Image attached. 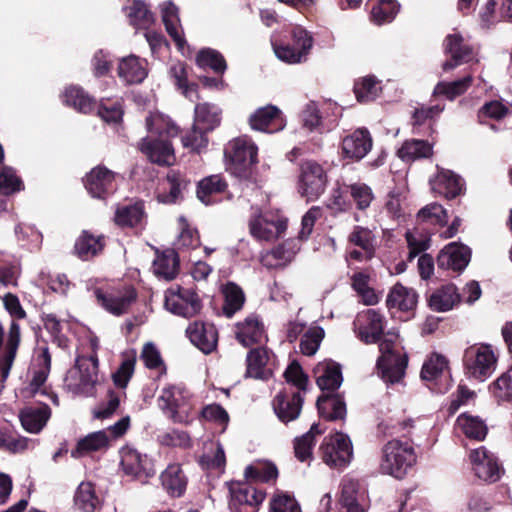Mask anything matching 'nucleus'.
Instances as JSON below:
<instances>
[{
	"mask_svg": "<svg viewBox=\"0 0 512 512\" xmlns=\"http://www.w3.org/2000/svg\"><path fill=\"white\" fill-rule=\"evenodd\" d=\"M354 327L361 342L367 345L378 343L381 355L377 359L376 367L381 378L390 384L400 382L405 376L408 355L396 348L395 337H383L384 316L375 309H367L357 316Z\"/></svg>",
	"mask_w": 512,
	"mask_h": 512,
	"instance_id": "f257e3e1",
	"label": "nucleus"
},
{
	"mask_svg": "<svg viewBox=\"0 0 512 512\" xmlns=\"http://www.w3.org/2000/svg\"><path fill=\"white\" fill-rule=\"evenodd\" d=\"M402 437L405 440L394 438L383 445L379 461L380 472L396 479L404 478L417 460L410 431Z\"/></svg>",
	"mask_w": 512,
	"mask_h": 512,
	"instance_id": "f03ea898",
	"label": "nucleus"
},
{
	"mask_svg": "<svg viewBox=\"0 0 512 512\" xmlns=\"http://www.w3.org/2000/svg\"><path fill=\"white\" fill-rule=\"evenodd\" d=\"M224 158L229 170L237 178L256 181L258 147L248 136L230 140L224 147Z\"/></svg>",
	"mask_w": 512,
	"mask_h": 512,
	"instance_id": "7ed1b4c3",
	"label": "nucleus"
},
{
	"mask_svg": "<svg viewBox=\"0 0 512 512\" xmlns=\"http://www.w3.org/2000/svg\"><path fill=\"white\" fill-rule=\"evenodd\" d=\"M3 305L5 310L12 318L8 332L6 334L5 351L0 361L5 374L10 366H13L17 356L18 349L21 344V328L18 323L19 320L25 319L27 316L26 311L22 307L20 300L16 294L6 293L3 298Z\"/></svg>",
	"mask_w": 512,
	"mask_h": 512,
	"instance_id": "20e7f679",
	"label": "nucleus"
},
{
	"mask_svg": "<svg viewBox=\"0 0 512 512\" xmlns=\"http://www.w3.org/2000/svg\"><path fill=\"white\" fill-rule=\"evenodd\" d=\"M318 453L323 463L329 468L342 471L353 459V444L347 434L335 431L323 438Z\"/></svg>",
	"mask_w": 512,
	"mask_h": 512,
	"instance_id": "39448f33",
	"label": "nucleus"
},
{
	"mask_svg": "<svg viewBox=\"0 0 512 512\" xmlns=\"http://www.w3.org/2000/svg\"><path fill=\"white\" fill-rule=\"evenodd\" d=\"M497 356L490 344L476 343L464 350L463 366L468 376L485 380L495 371Z\"/></svg>",
	"mask_w": 512,
	"mask_h": 512,
	"instance_id": "423d86ee",
	"label": "nucleus"
},
{
	"mask_svg": "<svg viewBox=\"0 0 512 512\" xmlns=\"http://www.w3.org/2000/svg\"><path fill=\"white\" fill-rule=\"evenodd\" d=\"M328 175L316 160H302L299 163L298 192L307 201L317 200L326 190Z\"/></svg>",
	"mask_w": 512,
	"mask_h": 512,
	"instance_id": "0eeeda50",
	"label": "nucleus"
},
{
	"mask_svg": "<svg viewBox=\"0 0 512 512\" xmlns=\"http://www.w3.org/2000/svg\"><path fill=\"white\" fill-rule=\"evenodd\" d=\"M249 232L257 240L272 241L280 238L288 227V218L274 211L254 214L249 219Z\"/></svg>",
	"mask_w": 512,
	"mask_h": 512,
	"instance_id": "6e6552de",
	"label": "nucleus"
},
{
	"mask_svg": "<svg viewBox=\"0 0 512 512\" xmlns=\"http://www.w3.org/2000/svg\"><path fill=\"white\" fill-rule=\"evenodd\" d=\"M94 295L98 304L109 313L115 316L126 314L131 305L137 300V291L132 286H125L121 289L96 288Z\"/></svg>",
	"mask_w": 512,
	"mask_h": 512,
	"instance_id": "1a4fd4ad",
	"label": "nucleus"
},
{
	"mask_svg": "<svg viewBox=\"0 0 512 512\" xmlns=\"http://www.w3.org/2000/svg\"><path fill=\"white\" fill-rule=\"evenodd\" d=\"M232 512H257L258 506L266 498V493L253 487L249 482L232 481L229 483Z\"/></svg>",
	"mask_w": 512,
	"mask_h": 512,
	"instance_id": "9d476101",
	"label": "nucleus"
},
{
	"mask_svg": "<svg viewBox=\"0 0 512 512\" xmlns=\"http://www.w3.org/2000/svg\"><path fill=\"white\" fill-rule=\"evenodd\" d=\"M116 176L114 171L99 164L86 173L82 181L91 197L105 200L117 190Z\"/></svg>",
	"mask_w": 512,
	"mask_h": 512,
	"instance_id": "9b49d317",
	"label": "nucleus"
},
{
	"mask_svg": "<svg viewBox=\"0 0 512 512\" xmlns=\"http://www.w3.org/2000/svg\"><path fill=\"white\" fill-rule=\"evenodd\" d=\"M348 257L355 261H370L375 257L377 238L368 227L355 225L347 237Z\"/></svg>",
	"mask_w": 512,
	"mask_h": 512,
	"instance_id": "f8f14e48",
	"label": "nucleus"
},
{
	"mask_svg": "<svg viewBox=\"0 0 512 512\" xmlns=\"http://www.w3.org/2000/svg\"><path fill=\"white\" fill-rule=\"evenodd\" d=\"M304 398L294 388H284L272 400V407L279 421L288 424L296 420L302 411Z\"/></svg>",
	"mask_w": 512,
	"mask_h": 512,
	"instance_id": "ddd939ff",
	"label": "nucleus"
},
{
	"mask_svg": "<svg viewBox=\"0 0 512 512\" xmlns=\"http://www.w3.org/2000/svg\"><path fill=\"white\" fill-rule=\"evenodd\" d=\"M190 183L185 173L171 169L156 190V200L166 205L176 204L184 199L183 193Z\"/></svg>",
	"mask_w": 512,
	"mask_h": 512,
	"instance_id": "4468645a",
	"label": "nucleus"
},
{
	"mask_svg": "<svg viewBox=\"0 0 512 512\" xmlns=\"http://www.w3.org/2000/svg\"><path fill=\"white\" fill-rule=\"evenodd\" d=\"M120 454V465L127 476L145 481L155 474L153 461L146 454L129 446L123 447Z\"/></svg>",
	"mask_w": 512,
	"mask_h": 512,
	"instance_id": "2eb2a0df",
	"label": "nucleus"
},
{
	"mask_svg": "<svg viewBox=\"0 0 512 512\" xmlns=\"http://www.w3.org/2000/svg\"><path fill=\"white\" fill-rule=\"evenodd\" d=\"M74 368L79 373L76 389L86 396H93L96 392V385L99 383L98 355H77Z\"/></svg>",
	"mask_w": 512,
	"mask_h": 512,
	"instance_id": "dca6fc26",
	"label": "nucleus"
},
{
	"mask_svg": "<svg viewBox=\"0 0 512 512\" xmlns=\"http://www.w3.org/2000/svg\"><path fill=\"white\" fill-rule=\"evenodd\" d=\"M372 146L373 138L370 131L365 127L357 128L342 138V156L358 162L371 151Z\"/></svg>",
	"mask_w": 512,
	"mask_h": 512,
	"instance_id": "f3484780",
	"label": "nucleus"
},
{
	"mask_svg": "<svg viewBox=\"0 0 512 512\" xmlns=\"http://www.w3.org/2000/svg\"><path fill=\"white\" fill-rule=\"evenodd\" d=\"M471 249L460 242H451L440 250L437 256V267L442 270H453L461 273L471 260Z\"/></svg>",
	"mask_w": 512,
	"mask_h": 512,
	"instance_id": "a211bd4d",
	"label": "nucleus"
},
{
	"mask_svg": "<svg viewBox=\"0 0 512 512\" xmlns=\"http://www.w3.org/2000/svg\"><path fill=\"white\" fill-rule=\"evenodd\" d=\"M165 306L177 316L190 318L200 312L202 303L193 289L178 287L172 297H166Z\"/></svg>",
	"mask_w": 512,
	"mask_h": 512,
	"instance_id": "6ab92c4d",
	"label": "nucleus"
},
{
	"mask_svg": "<svg viewBox=\"0 0 512 512\" xmlns=\"http://www.w3.org/2000/svg\"><path fill=\"white\" fill-rule=\"evenodd\" d=\"M294 38L300 48H293L290 43L274 45L276 56L290 64L300 63L305 60L313 45L312 36L301 27L294 28Z\"/></svg>",
	"mask_w": 512,
	"mask_h": 512,
	"instance_id": "aec40b11",
	"label": "nucleus"
},
{
	"mask_svg": "<svg viewBox=\"0 0 512 512\" xmlns=\"http://www.w3.org/2000/svg\"><path fill=\"white\" fill-rule=\"evenodd\" d=\"M443 49L450 58L442 64L443 71L453 70L462 63L469 62L473 57V49L466 44L461 34H448L443 41Z\"/></svg>",
	"mask_w": 512,
	"mask_h": 512,
	"instance_id": "412c9836",
	"label": "nucleus"
},
{
	"mask_svg": "<svg viewBox=\"0 0 512 512\" xmlns=\"http://www.w3.org/2000/svg\"><path fill=\"white\" fill-rule=\"evenodd\" d=\"M249 125L256 131L274 133L282 130L286 122L282 111L277 106L269 104L258 108L250 115Z\"/></svg>",
	"mask_w": 512,
	"mask_h": 512,
	"instance_id": "4be33fe9",
	"label": "nucleus"
},
{
	"mask_svg": "<svg viewBox=\"0 0 512 512\" xmlns=\"http://www.w3.org/2000/svg\"><path fill=\"white\" fill-rule=\"evenodd\" d=\"M470 460L474 465L475 475L479 479L490 483L500 479L503 469L499 465L497 458L485 447L471 451Z\"/></svg>",
	"mask_w": 512,
	"mask_h": 512,
	"instance_id": "5701e85b",
	"label": "nucleus"
},
{
	"mask_svg": "<svg viewBox=\"0 0 512 512\" xmlns=\"http://www.w3.org/2000/svg\"><path fill=\"white\" fill-rule=\"evenodd\" d=\"M138 147L150 162L159 166H171L176 161L174 148L169 139H149L145 137L141 139Z\"/></svg>",
	"mask_w": 512,
	"mask_h": 512,
	"instance_id": "b1692460",
	"label": "nucleus"
},
{
	"mask_svg": "<svg viewBox=\"0 0 512 512\" xmlns=\"http://www.w3.org/2000/svg\"><path fill=\"white\" fill-rule=\"evenodd\" d=\"M448 360L441 354L432 353L430 357L424 362L421 369V379L423 381L430 382L435 387V390L438 393H445L448 391L450 387V383H446L445 385H439L443 378L447 380V373L449 370ZM431 389L432 387L429 386Z\"/></svg>",
	"mask_w": 512,
	"mask_h": 512,
	"instance_id": "393cba45",
	"label": "nucleus"
},
{
	"mask_svg": "<svg viewBox=\"0 0 512 512\" xmlns=\"http://www.w3.org/2000/svg\"><path fill=\"white\" fill-rule=\"evenodd\" d=\"M186 335L191 343L205 354H210L217 346L218 332L211 323L195 321L187 327Z\"/></svg>",
	"mask_w": 512,
	"mask_h": 512,
	"instance_id": "a878e982",
	"label": "nucleus"
},
{
	"mask_svg": "<svg viewBox=\"0 0 512 512\" xmlns=\"http://www.w3.org/2000/svg\"><path fill=\"white\" fill-rule=\"evenodd\" d=\"M318 414L327 421L343 420L346 417V404L339 393L330 392L321 394L316 401Z\"/></svg>",
	"mask_w": 512,
	"mask_h": 512,
	"instance_id": "bb28decb",
	"label": "nucleus"
},
{
	"mask_svg": "<svg viewBox=\"0 0 512 512\" xmlns=\"http://www.w3.org/2000/svg\"><path fill=\"white\" fill-rule=\"evenodd\" d=\"M316 384L321 391L335 392L343 381L341 365L333 360L319 363L314 369Z\"/></svg>",
	"mask_w": 512,
	"mask_h": 512,
	"instance_id": "cd10ccee",
	"label": "nucleus"
},
{
	"mask_svg": "<svg viewBox=\"0 0 512 512\" xmlns=\"http://www.w3.org/2000/svg\"><path fill=\"white\" fill-rule=\"evenodd\" d=\"M462 302L455 284L447 283L437 288L428 298V306L436 312H447Z\"/></svg>",
	"mask_w": 512,
	"mask_h": 512,
	"instance_id": "c85d7f7f",
	"label": "nucleus"
},
{
	"mask_svg": "<svg viewBox=\"0 0 512 512\" xmlns=\"http://www.w3.org/2000/svg\"><path fill=\"white\" fill-rule=\"evenodd\" d=\"M236 328V339L244 347L259 344L265 337L264 325L256 314H251L243 322L237 323Z\"/></svg>",
	"mask_w": 512,
	"mask_h": 512,
	"instance_id": "c756f323",
	"label": "nucleus"
},
{
	"mask_svg": "<svg viewBox=\"0 0 512 512\" xmlns=\"http://www.w3.org/2000/svg\"><path fill=\"white\" fill-rule=\"evenodd\" d=\"M161 485L166 493L171 497H181L184 495L188 478L178 463L169 464L160 475Z\"/></svg>",
	"mask_w": 512,
	"mask_h": 512,
	"instance_id": "7c9ffc66",
	"label": "nucleus"
},
{
	"mask_svg": "<svg viewBox=\"0 0 512 512\" xmlns=\"http://www.w3.org/2000/svg\"><path fill=\"white\" fill-rule=\"evenodd\" d=\"M432 188L446 199H454L464 193L465 184L453 171L442 169L438 172Z\"/></svg>",
	"mask_w": 512,
	"mask_h": 512,
	"instance_id": "2f4dec72",
	"label": "nucleus"
},
{
	"mask_svg": "<svg viewBox=\"0 0 512 512\" xmlns=\"http://www.w3.org/2000/svg\"><path fill=\"white\" fill-rule=\"evenodd\" d=\"M146 129L150 133L149 139H169L178 136L180 128L167 116L161 113H152L145 119Z\"/></svg>",
	"mask_w": 512,
	"mask_h": 512,
	"instance_id": "473e14b6",
	"label": "nucleus"
},
{
	"mask_svg": "<svg viewBox=\"0 0 512 512\" xmlns=\"http://www.w3.org/2000/svg\"><path fill=\"white\" fill-rule=\"evenodd\" d=\"M341 512H367L364 495L359 492V484L354 480L344 481L339 498Z\"/></svg>",
	"mask_w": 512,
	"mask_h": 512,
	"instance_id": "72a5a7b5",
	"label": "nucleus"
},
{
	"mask_svg": "<svg viewBox=\"0 0 512 512\" xmlns=\"http://www.w3.org/2000/svg\"><path fill=\"white\" fill-rule=\"evenodd\" d=\"M418 302V294L412 288L396 283L390 290L386 299V306L389 310L397 309L402 312L413 311Z\"/></svg>",
	"mask_w": 512,
	"mask_h": 512,
	"instance_id": "f704fd0d",
	"label": "nucleus"
},
{
	"mask_svg": "<svg viewBox=\"0 0 512 512\" xmlns=\"http://www.w3.org/2000/svg\"><path fill=\"white\" fill-rule=\"evenodd\" d=\"M228 183L222 174H214L201 179L197 184V197L205 205L216 203L215 196L223 194Z\"/></svg>",
	"mask_w": 512,
	"mask_h": 512,
	"instance_id": "c9c22d12",
	"label": "nucleus"
},
{
	"mask_svg": "<svg viewBox=\"0 0 512 512\" xmlns=\"http://www.w3.org/2000/svg\"><path fill=\"white\" fill-rule=\"evenodd\" d=\"M63 102L83 114H92L97 108L96 99L80 86H69L65 89Z\"/></svg>",
	"mask_w": 512,
	"mask_h": 512,
	"instance_id": "e433bc0d",
	"label": "nucleus"
},
{
	"mask_svg": "<svg viewBox=\"0 0 512 512\" xmlns=\"http://www.w3.org/2000/svg\"><path fill=\"white\" fill-rule=\"evenodd\" d=\"M143 201L133 204L118 206L114 214V222L121 228H135L142 224L145 218Z\"/></svg>",
	"mask_w": 512,
	"mask_h": 512,
	"instance_id": "4c0bfd02",
	"label": "nucleus"
},
{
	"mask_svg": "<svg viewBox=\"0 0 512 512\" xmlns=\"http://www.w3.org/2000/svg\"><path fill=\"white\" fill-rule=\"evenodd\" d=\"M105 238L103 235L95 236L83 231L74 245V252L81 260H89L103 251Z\"/></svg>",
	"mask_w": 512,
	"mask_h": 512,
	"instance_id": "58836bf2",
	"label": "nucleus"
},
{
	"mask_svg": "<svg viewBox=\"0 0 512 512\" xmlns=\"http://www.w3.org/2000/svg\"><path fill=\"white\" fill-rule=\"evenodd\" d=\"M117 75L125 84L132 85L141 83L146 78L147 71L140 59L131 55L120 60Z\"/></svg>",
	"mask_w": 512,
	"mask_h": 512,
	"instance_id": "ea45409f",
	"label": "nucleus"
},
{
	"mask_svg": "<svg viewBox=\"0 0 512 512\" xmlns=\"http://www.w3.org/2000/svg\"><path fill=\"white\" fill-rule=\"evenodd\" d=\"M433 155V146L426 140H405L397 150V156L404 162H413L430 158Z\"/></svg>",
	"mask_w": 512,
	"mask_h": 512,
	"instance_id": "a19ab883",
	"label": "nucleus"
},
{
	"mask_svg": "<svg viewBox=\"0 0 512 512\" xmlns=\"http://www.w3.org/2000/svg\"><path fill=\"white\" fill-rule=\"evenodd\" d=\"M51 410L46 404L39 407H29L21 412L20 421L23 428L30 433H38L50 418Z\"/></svg>",
	"mask_w": 512,
	"mask_h": 512,
	"instance_id": "79ce46f5",
	"label": "nucleus"
},
{
	"mask_svg": "<svg viewBox=\"0 0 512 512\" xmlns=\"http://www.w3.org/2000/svg\"><path fill=\"white\" fill-rule=\"evenodd\" d=\"M179 263V256L175 250L167 249L161 254H158L154 260V273L165 280H172L178 274Z\"/></svg>",
	"mask_w": 512,
	"mask_h": 512,
	"instance_id": "37998d69",
	"label": "nucleus"
},
{
	"mask_svg": "<svg viewBox=\"0 0 512 512\" xmlns=\"http://www.w3.org/2000/svg\"><path fill=\"white\" fill-rule=\"evenodd\" d=\"M206 132H211L221 123V109L208 102L199 103L195 106V122Z\"/></svg>",
	"mask_w": 512,
	"mask_h": 512,
	"instance_id": "c03bdc74",
	"label": "nucleus"
},
{
	"mask_svg": "<svg viewBox=\"0 0 512 512\" xmlns=\"http://www.w3.org/2000/svg\"><path fill=\"white\" fill-rule=\"evenodd\" d=\"M108 446L109 439L105 431L93 432L77 442L75 449L71 451V456L78 458L91 452L101 451Z\"/></svg>",
	"mask_w": 512,
	"mask_h": 512,
	"instance_id": "a18cd8bd",
	"label": "nucleus"
},
{
	"mask_svg": "<svg viewBox=\"0 0 512 512\" xmlns=\"http://www.w3.org/2000/svg\"><path fill=\"white\" fill-rule=\"evenodd\" d=\"M472 83L473 77L471 75L451 82L441 81L435 85L433 96L453 101L463 95L471 87Z\"/></svg>",
	"mask_w": 512,
	"mask_h": 512,
	"instance_id": "49530a36",
	"label": "nucleus"
},
{
	"mask_svg": "<svg viewBox=\"0 0 512 512\" xmlns=\"http://www.w3.org/2000/svg\"><path fill=\"white\" fill-rule=\"evenodd\" d=\"M124 101L122 98H102L97 102L95 110L104 122L109 124H119L122 122L124 115Z\"/></svg>",
	"mask_w": 512,
	"mask_h": 512,
	"instance_id": "de8ad7c7",
	"label": "nucleus"
},
{
	"mask_svg": "<svg viewBox=\"0 0 512 512\" xmlns=\"http://www.w3.org/2000/svg\"><path fill=\"white\" fill-rule=\"evenodd\" d=\"M224 297L223 314L231 318L236 312L240 311L245 303V294L242 288L234 282H228L222 289Z\"/></svg>",
	"mask_w": 512,
	"mask_h": 512,
	"instance_id": "09e8293b",
	"label": "nucleus"
},
{
	"mask_svg": "<svg viewBox=\"0 0 512 512\" xmlns=\"http://www.w3.org/2000/svg\"><path fill=\"white\" fill-rule=\"evenodd\" d=\"M278 475V469L272 462H265L259 465H249L244 471V476L249 483L275 482Z\"/></svg>",
	"mask_w": 512,
	"mask_h": 512,
	"instance_id": "8fccbe9b",
	"label": "nucleus"
},
{
	"mask_svg": "<svg viewBox=\"0 0 512 512\" xmlns=\"http://www.w3.org/2000/svg\"><path fill=\"white\" fill-rule=\"evenodd\" d=\"M196 64L202 69H211L214 73L223 75L227 69L224 56L212 48H203L196 55Z\"/></svg>",
	"mask_w": 512,
	"mask_h": 512,
	"instance_id": "3c124183",
	"label": "nucleus"
},
{
	"mask_svg": "<svg viewBox=\"0 0 512 512\" xmlns=\"http://www.w3.org/2000/svg\"><path fill=\"white\" fill-rule=\"evenodd\" d=\"M126 9L130 24L137 29H148L155 21L154 14L143 1L135 0Z\"/></svg>",
	"mask_w": 512,
	"mask_h": 512,
	"instance_id": "603ef678",
	"label": "nucleus"
},
{
	"mask_svg": "<svg viewBox=\"0 0 512 512\" xmlns=\"http://www.w3.org/2000/svg\"><path fill=\"white\" fill-rule=\"evenodd\" d=\"M346 191L350 195L352 206L355 205L359 211L367 210L375 199L371 187L366 183L356 182L347 184Z\"/></svg>",
	"mask_w": 512,
	"mask_h": 512,
	"instance_id": "864d4df0",
	"label": "nucleus"
},
{
	"mask_svg": "<svg viewBox=\"0 0 512 512\" xmlns=\"http://www.w3.org/2000/svg\"><path fill=\"white\" fill-rule=\"evenodd\" d=\"M269 360L268 351L264 347L251 349L247 355L246 376L262 379L264 377V368Z\"/></svg>",
	"mask_w": 512,
	"mask_h": 512,
	"instance_id": "5fc2aeb1",
	"label": "nucleus"
},
{
	"mask_svg": "<svg viewBox=\"0 0 512 512\" xmlns=\"http://www.w3.org/2000/svg\"><path fill=\"white\" fill-rule=\"evenodd\" d=\"M21 274V266L18 259L12 255L0 252V281L8 286H17Z\"/></svg>",
	"mask_w": 512,
	"mask_h": 512,
	"instance_id": "6e6d98bb",
	"label": "nucleus"
},
{
	"mask_svg": "<svg viewBox=\"0 0 512 512\" xmlns=\"http://www.w3.org/2000/svg\"><path fill=\"white\" fill-rule=\"evenodd\" d=\"M444 106L434 105L430 107H421L415 109L412 115L413 133L420 134L421 127L427 126L429 135L434 132L433 125L435 124L434 117L443 111Z\"/></svg>",
	"mask_w": 512,
	"mask_h": 512,
	"instance_id": "4d7b16f0",
	"label": "nucleus"
},
{
	"mask_svg": "<svg viewBox=\"0 0 512 512\" xmlns=\"http://www.w3.org/2000/svg\"><path fill=\"white\" fill-rule=\"evenodd\" d=\"M381 88L375 76L360 78L354 83V94L358 102L367 103L375 100Z\"/></svg>",
	"mask_w": 512,
	"mask_h": 512,
	"instance_id": "13d9d810",
	"label": "nucleus"
},
{
	"mask_svg": "<svg viewBox=\"0 0 512 512\" xmlns=\"http://www.w3.org/2000/svg\"><path fill=\"white\" fill-rule=\"evenodd\" d=\"M208 133L205 129L194 123L191 129L181 137L183 147L191 152L201 153L208 146Z\"/></svg>",
	"mask_w": 512,
	"mask_h": 512,
	"instance_id": "bf43d9fd",
	"label": "nucleus"
},
{
	"mask_svg": "<svg viewBox=\"0 0 512 512\" xmlns=\"http://www.w3.org/2000/svg\"><path fill=\"white\" fill-rule=\"evenodd\" d=\"M177 394H181V391L175 387L165 388L162 391L161 396L159 397V406L163 411L170 412V418L174 422H182L183 416L181 415L179 409L180 399L177 397Z\"/></svg>",
	"mask_w": 512,
	"mask_h": 512,
	"instance_id": "052dcab7",
	"label": "nucleus"
},
{
	"mask_svg": "<svg viewBox=\"0 0 512 512\" xmlns=\"http://www.w3.org/2000/svg\"><path fill=\"white\" fill-rule=\"evenodd\" d=\"M162 21L166 32L173 39L178 48L183 49L186 41L178 31L179 18L177 8L173 4H169L162 10Z\"/></svg>",
	"mask_w": 512,
	"mask_h": 512,
	"instance_id": "680f3d73",
	"label": "nucleus"
},
{
	"mask_svg": "<svg viewBox=\"0 0 512 512\" xmlns=\"http://www.w3.org/2000/svg\"><path fill=\"white\" fill-rule=\"evenodd\" d=\"M98 497L91 483L82 482L74 495V504L81 512H95Z\"/></svg>",
	"mask_w": 512,
	"mask_h": 512,
	"instance_id": "e2e57ef3",
	"label": "nucleus"
},
{
	"mask_svg": "<svg viewBox=\"0 0 512 512\" xmlns=\"http://www.w3.org/2000/svg\"><path fill=\"white\" fill-rule=\"evenodd\" d=\"M448 221V215L442 205L430 203L421 208L417 213V222L419 224L429 223L432 225L444 226Z\"/></svg>",
	"mask_w": 512,
	"mask_h": 512,
	"instance_id": "0e129e2a",
	"label": "nucleus"
},
{
	"mask_svg": "<svg viewBox=\"0 0 512 512\" xmlns=\"http://www.w3.org/2000/svg\"><path fill=\"white\" fill-rule=\"evenodd\" d=\"M399 10V4L396 0H380L371 10V20L382 25L391 22Z\"/></svg>",
	"mask_w": 512,
	"mask_h": 512,
	"instance_id": "69168bd1",
	"label": "nucleus"
},
{
	"mask_svg": "<svg viewBox=\"0 0 512 512\" xmlns=\"http://www.w3.org/2000/svg\"><path fill=\"white\" fill-rule=\"evenodd\" d=\"M457 422L461 426L465 436L470 439L481 441L487 435V427L478 417L462 414L458 417Z\"/></svg>",
	"mask_w": 512,
	"mask_h": 512,
	"instance_id": "338daca9",
	"label": "nucleus"
},
{
	"mask_svg": "<svg viewBox=\"0 0 512 512\" xmlns=\"http://www.w3.org/2000/svg\"><path fill=\"white\" fill-rule=\"evenodd\" d=\"M490 390L498 401L512 402V366L490 385Z\"/></svg>",
	"mask_w": 512,
	"mask_h": 512,
	"instance_id": "774afa93",
	"label": "nucleus"
}]
</instances>
